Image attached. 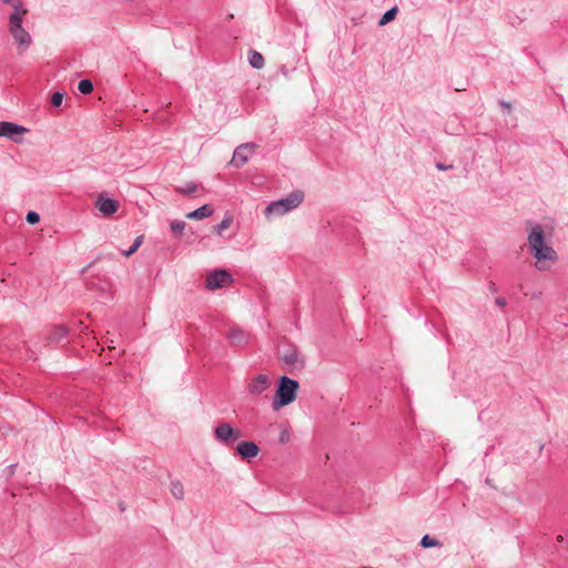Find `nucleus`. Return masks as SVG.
<instances>
[{
	"label": "nucleus",
	"mask_w": 568,
	"mask_h": 568,
	"mask_svg": "<svg viewBox=\"0 0 568 568\" xmlns=\"http://www.w3.org/2000/svg\"><path fill=\"white\" fill-rule=\"evenodd\" d=\"M298 387L300 385L297 381L287 376L280 377L272 408L274 410H278L280 408L293 403L296 398Z\"/></svg>",
	"instance_id": "f257e3e1"
},
{
	"label": "nucleus",
	"mask_w": 568,
	"mask_h": 568,
	"mask_svg": "<svg viewBox=\"0 0 568 568\" xmlns=\"http://www.w3.org/2000/svg\"><path fill=\"white\" fill-rule=\"evenodd\" d=\"M304 199V194L301 191L292 192L286 197L280 199L270 203L265 209V215H283L291 210L297 207Z\"/></svg>",
	"instance_id": "f03ea898"
},
{
	"label": "nucleus",
	"mask_w": 568,
	"mask_h": 568,
	"mask_svg": "<svg viewBox=\"0 0 568 568\" xmlns=\"http://www.w3.org/2000/svg\"><path fill=\"white\" fill-rule=\"evenodd\" d=\"M242 432L233 428L229 423H222L214 429L215 439L225 446H232L236 440L242 438Z\"/></svg>",
	"instance_id": "7ed1b4c3"
},
{
	"label": "nucleus",
	"mask_w": 568,
	"mask_h": 568,
	"mask_svg": "<svg viewBox=\"0 0 568 568\" xmlns=\"http://www.w3.org/2000/svg\"><path fill=\"white\" fill-rule=\"evenodd\" d=\"M28 132V129L8 121H0V138H7L16 143L23 141L22 134Z\"/></svg>",
	"instance_id": "20e7f679"
},
{
	"label": "nucleus",
	"mask_w": 568,
	"mask_h": 568,
	"mask_svg": "<svg viewBox=\"0 0 568 568\" xmlns=\"http://www.w3.org/2000/svg\"><path fill=\"white\" fill-rule=\"evenodd\" d=\"M232 282V275L225 270H214L210 272L205 280V286L209 290H217Z\"/></svg>",
	"instance_id": "39448f33"
},
{
	"label": "nucleus",
	"mask_w": 568,
	"mask_h": 568,
	"mask_svg": "<svg viewBox=\"0 0 568 568\" xmlns=\"http://www.w3.org/2000/svg\"><path fill=\"white\" fill-rule=\"evenodd\" d=\"M280 358L290 366L303 367L304 361L300 356L298 349L295 345H285L278 349Z\"/></svg>",
	"instance_id": "423d86ee"
},
{
	"label": "nucleus",
	"mask_w": 568,
	"mask_h": 568,
	"mask_svg": "<svg viewBox=\"0 0 568 568\" xmlns=\"http://www.w3.org/2000/svg\"><path fill=\"white\" fill-rule=\"evenodd\" d=\"M94 205L103 216H111L119 210L120 202L115 199L108 197L104 193H101L98 195Z\"/></svg>",
	"instance_id": "0eeeda50"
},
{
	"label": "nucleus",
	"mask_w": 568,
	"mask_h": 568,
	"mask_svg": "<svg viewBox=\"0 0 568 568\" xmlns=\"http://www.w3.org/2000/svg\"><path fill=\"white\" fill-rule=\"evenodd\" d=\"M256 148L257 145L255 143H243L239 145L233 153L231 163L236 168H242Z\"/></svg>",
	"instance_id": "6e6552de"
},
{
	"label": "nucleus",
	"mask_w": 568,
	"mask_h": 568,
	"mask_svg": "<svg viewBox=\"0 0 568 568\" xmlns=\"http://www.w3.org/2000/svg\"><path fill=\"white\" fill-rule=\"evenodd\" d=\"M531 254L537 260L536 266L538 270H545V266L541 264L544 261L557 260L556 251L547 244H544L541 247H538Z\"/></svg>",
	"instance_id": "1a4fd4ad"
},
{
	"label": "nucleus",
	"mask_w": 568,
	"mask_h": 568,
	"mask_svg": "<svg viewBox=\"0 0 568 568\" xmlns=\"http://www.w3.org/2000/svg\"><path fill=\"white\" fill-rule=\"evenodd\" d=\"M270 378L265 374H258L248 384L247 390L251 395H261L270 387Z\"/></svg>",
	"instance_id": "9d476101"
},
{
	"label": "nucleus",
	"mask_w": 568,
	"mask_h": 568,
	"mask_svg": "<svg viewBox=\"0 0 568 568\" xmlns=\"http://www.w3.org/2000/svg\"><path fill=\"white\" fill-rule=\"evenodd\" d=\"M528 244L530 247L531 253L537 250L538 247H541L545 242V233L542 227L539 224H536L531 227L529 235H528Z\"/></svg>",
	"instance_id": "9b49d317"
},
{
	"label": "nucleus",
	"mask_w": 568,
	"mask_h": 568,
	"mask_svg": "<svg viewBox=\"0 0 568 568\" xmlns=\"http://www.w3.org/2000/svg\"><path fill=\"white\" fill-rule=\"evenodd\" d=\"M26 13L27 9L23 8L20 1L13 4V11L9 16V31L23 28L22 19Z\"/></svg>",
	"instance_id": "f8f14e48"
},
{
	"label": "nucleus",
	"mask_w": 568,
	"mask_h": 568,
	"mask_svg": "<svg viewBox=\"0 0 568 568\" xmlns=\"http://www.w3.org/2000/svg\"><path fill=\"white\" fill-rule=\"evenodd\" d=\"M91 287H94L101 293L103 302L110 301L113 296L112 283L108 278H98L97 281H92Z\"/></svg>",
	"instance_id": "ddd939ff"
},
{
	"label": "nucleus",
	"mask_w": 568,
	"mask_h": 568,
	"mask_svg": "<svg viewBox=\"0 0 568 568\" xmlns=\"http://www.w3.org/2000/svg\"><path fill=\"white\" fill-rule=\"evenodd\" d=\"M260 448L254 442H242L236 446V453L245 459L254 458L258 455Z\"/></svg>",
	"instance_id": "4468645a"
},
{
	"label": "nucleus",
	"mask_w": 568,
	"mask_h": 568,
	"mask_svg": "<svg viewBox=\"0 0 568 568\" xmlns=\"http://www.w3.org/2000/svg\"><path fill=\"white\" fill-rule=\"evenodd\" d=\"M227 338L234 346H242L248 342L250 334L239 326H234L230 329Z\"/></svg>",
	"instance_id": "2eb2a0df"
},
{
	"label": "nucleus",
	"mask_w": 568,
	"mask_h": 568,
	"mask_svg": "<svg viewBox=\"0 0 568 568\" xmlns=\"http://www.w3.org/2000/svg\"><path fill=\"white\" fill-rule=\"evenodd\" d=\"M13 39L19 43L20 47L27 49L31 44V36L23 28L17 30H10Z\"/></svg>",
	"instance_id": "dca6fc26"
},
{
	"label": "nucleus",
	"mask_w": 568,
	"mask_h": 568,
	"mask_svg": "<svg viewBox=\"0 0 568 568\" xmlns=\"http://www.w3.org/2000/svg\"><path fill=\"white\" fill-rule=\"evenodd\" d=\"M68 332L69 329L63 325L54 326L47 336L48 343H60L67 337Z\"/></svg>",
	"instance_id": "f3484780"
},
{
	"label": "nucleus",
	"mask_w": 568,
	"mask_h": 568,
	"mask_svg": "<svg viewBox=\"0 0 568 568\" xmlns=\"http://www.w3.org/2000/svg\"><path fill=\"white\" fill-rule=\"evenodd\" d=\"M212 213H213V210L211 209V206L207 204H204L201 207L187 213L186 217L192 219V220H202V219L209 217L210 215H212Z\"/></svg>",
	"instance_id": "a211bd4d"
},
{
	"label": "nucleus",
	"mask_w": 568,
	"mask_h": 568,
	"mask_svg": "<svg viewBox=\"0 0 568 568\" xmlns=\"http://www.w3.org/2000/svg\"><path fill=\"white\" fill-rule=\"evenodd\" d=\"M248 62L252 68L262 69L264 67L265 61L264 57L260 52L251 50L248 54Z\"/></svg>",
	"instance_id": "6ab92c4d"
},
{
	"label": "nucleus",
	"mask_w": 568,
	"mask_h": 568,
	"mask_svg": "<svg viewBox=\"0 0 568 568\" xmlns=\"http://www.w3.org/2000/svg\"><path fill=\"white\" fill-rule=\"evenodd\" d=\"M199 190V184L190 181L186 182L184 185L178 186L176 192H179L182 195L191 196Z\"/></svg>",
	"instance_id": "aec40b11"
},
{
	"label": "nucleus",
	"mask_w": 568,
	"mask_h": 568,
	"mask_svg": "<svg viewBox=\"0 0 568 568\" xmlns=\"http://www.w3.org/2000/svg\"><path fill=\"white\" fill-rule=\"evenodd\" d=\"M170 491L178 500H182L184 498V487L180 480L171 481Z\"/></svg>",
	"instance_id": "412c9836"
},
{
	"label": "nucleus",
	"mask_w": 568,
	"mask_h": 568,
	"mask_svg": "<svg viewBox=\"0 0 568 568\" xmlns=\"http://www.w3.org/2000/svg\"><path fill=\"white\" fill-rule=\"evenodd\" d=\"M270 429L280 430L278 442L281 444H286L290 440V432L286 427L281 424H272L270 425Z\"/></svg>",
	"instance_id": "4be33fe9"
},
{
	"label": "nucleus",
	"mask_w": 568,
	"mask_h": 568,
	"mask_svg": "<svg viewBox=\"0 0 568 568\" xmlns=\"http://www.w3.org/2000/svg\"><path fill=\"white\" fill-rule=\"evenodd\" d=\"M233 223V216L231 214H225V216L223 217V220L217 224L215 225L213 229H214V232L217 234V235H222L223 234V231L229 229Z\"/></svg>",
	"instance_id": "5701e85b"
},
{
	"label": "nucleus",
	"mask_w": 568,
	"mask_h": 568,
	"mask_svg": "<svg viewBox=\"0 0 568 568\" xmlns=\"http://www.w3.org/2000/svg\"><path fill=\"white\" fill-rule=\"evenodd\" d=\"M397 7H393L390 8L389 10H387L383 16L382 18L379 19L378 21V24L379 26H385L387 24L388 22L393 21L397 14Z\"/></svg>",
	"instance_id": "b1692460"
},
{
	"label": "nucleus",
	"mask_w": 568,
	"mask_h": 568,
	"mask_svg": "<svg viewBox=\"0 0 568 568\" xmlns=\"http://www.w3.org/2000/svg\"><path fill=\"white\" fill-rule=\"evenodd\" d=\"M142 245V235H138L132 245L128 250H123L122 254L126 257L131 256L133 253H135L139 247Z\"/></svg>",
	"instance_id": "393cba45"
},
{
	"label": "nucleus",
	"mask_w": 568,
	"mask_h": 568,
	"mask_svg": "<svg viewBox=\"0 0 568 568\" xmlns=\"http://www.w3.org/2000/svg\"><path fill=\"white\" fill-rule=\"evenodd\" d=\"M420 546L423 548H432L442 546L440 541L430 537L429 535H424L420 539Z\"/></svg>",
	"instance_id": "a878e982"
},
{
	"label": "nucleus",
	"mask_w": 568,
	"mask_h": 568,
	"mask_svg": "<svg viewBox=\"0 0 568 568\" xmlns=\"http://www.w3.org/2000/svg\"><path fill=\"white\" fill-rule=\"evenodd\" d=\"M78 90L82 94H90L93 91V83L89 79H82L78 84Z\"/></svg>",
	"instance_id": "bb28decb"
},
{
	"label": "nucleus",
	"mask_w": 568,
	"mask_h": 568,
	"mask_svg": "<svg viewBox=\"0 0 568 568\" xmlns=\"http://www.w3.org/2000/svg\"><path fill=\"white\" fill-rule=\"evenodd\" d=\"M63 99H64V93L60 92V91H55L51 95L50 103H51L52 106L59 108V106H61V104L63 102Z\"/></svg>",
	"instance_id": "cd10ccee"
},
{
	"label": "nucleus",
	"mask_w": 568,
	"mask_h": 568,
	"mask_svg": "<svg viewBox=\"0 0 568 568\" xmlns=\"http://www.w3.org/2000/svg\"><path fill=\"white\" fill-rule=\"evenodd\" d=\"M185 229V222L184 221H181V220H175L171 223V231L178 235V234H181L183 232V230Z\"/></svg>",
	"instance_id": "c85d7f7f"
},
{
	"label": "nucleus",
	"mask_w": 568,
	"mask_h": 568,
	"mask_svg": "<svg viewBox=\"0 0 568 568\" xmlns=\"http://www.w3.org/2000/svg\"><path fill=\"white\" fill-rule=\"evenodd\" d=\"M26 220L29 224H37L40 221V215L34 211H29L27 213Z\"/></svg>",
	"instance_id": "c756f323"
},
{
	"label": "nucleus",
	"mask_w": 568,
	"mask_h": 568,
	"mask_svg": "<svg viewBox=\"0 0 568 568\" xmlns=\"http://www.w3.org/2000/svg\"><path fill=\"white\" fill-rule=\"evenodd\" d=\"M496 305L499 306L500 308H504L506 305H507V301L505 297H497L496 301H495Z\"/></svg>",
	"instance_id": "7c9ffc66"
},
{
	"label": "nucleus",
	"mask_w": 568,
	"mask_h": 568,
	"mask_svg": "<svg viewBox=\"0 0 568 568\" xmlns=\"http://www.w3.org/2000/svg\"><path fill=\"white\" fill-rule=\"evenodd\" d=\"M436 168L440 171H445V170H448V169H452L453 166L452 165H445L440 162L436 163Z\"/></svg>",
	"instance_id": "2f4dec72"
},
{
	"label": "nucleus",
	"mask_w": 568,
	"mask_h": 568,
	"mask_svg": "<svg viewBox=\"0 0 568 568\" xmlns=\"http://www.w3.org/2000/svg\"><path fill=\"white\" fill-rule=\"evenodd\" d=\"M500 105H501L503 108H505L506 110H508V111H510V110H511V104H510L509 102H507V101H504V100H503V101H500Z\"/></svg>",
	"instance_id": "473e14b6"
},
{
	"label": "nucleus",
	"mask_w": 568,
	"mask_h": 568,
	"mask_svg": "<svg viewBox=\"0 0 568 568\" xmlns=\"http://www.w3.org/2000/svg\"><path fill=\"white\" fill-rule=\"evenodd\" d=\"M489 291L493 293L497 292V287H496L495 283H493V282L489 283Z\"/></svg>",
	"instance_id": "72a5a7b5"
},
{
	"label": "nucleus",
	"mask_w": 568,
	"mask_h": 568,
	"mask_svg": "<svg viewBox=\"0 0 568 568\" xmlns=\"http://www.w3.org/2000/svg\"><path fill=\"white\" fill-rule=\"evenodd\" d=\"M91 267V264L87 265L83 270H82V274H84L89 268Z\"/></svg>",
	"instance_id": "f704fd0d"
},
{
	"label": "nucleus",
	"mask_w": 568,
	"mask_h": 568,
	"mask_svg": "<svg viewBox=\"0 0 568 568\" xmlns=\"http://www.w3.org/2000/svg\"><path fill=\"white\" fill-rule=\"evenodd\" d=\"M16 466H17L16 464L10 465L9 466L10 470L12 471Z\"/></svg>",
	"instance_id": "c9c22d12"
},
{
	"label": "nucleus",
	"mask_w": 568,
	"mask_h": 568,
	"mask_svg": "<svg viewBox=\"0 0 568 568\" xmlns=\"http://www.w3.org/2000/svg\"><path fill=\"white\" fill-rule=\"evenodd\" d=\"M4 3L9 4L12 2V0H2Z\"/></svg>",
	"instance_id": "e433bc0d"
},
{
	"label": "nucleus",
	"mask_w": 568,
	"mask_h": 568,
	"mask_svg": "<svg viewBox=\"0 0 568 568\" xmlns=\"http://www.w3.org/2000/svg\"><path fill=\"white\" fill-rule=\"evenodd\" d=\"M557 539H558L559 541H561V540H562V536H561V535H558Z\"/></svg>",
	"instance_id": "4c0bfd02"
}]
</instances>
